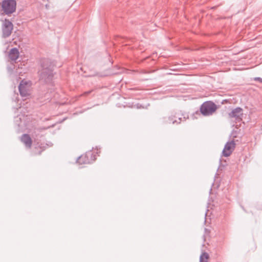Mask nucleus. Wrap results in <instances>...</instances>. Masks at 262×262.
I'll use <instances>...</instances> for the list:
<instances>
[{
    "mask_svg": "<svg viewBox=\"0 0 262 262\" xmlns=\"http://www.w3.org/2000/svg\"><path fill=\"white\" fill-rule=\"evenodd\" d=\"M209 255L207 252H203L200 257V262H208Z\"/></svg>",
    "mask_w": 262,
    "mask_h": 262,
    "instance_id": "nucleus-12",
    "label": "nucleus"
},
{
    "mask_svg": "<svg viewBox=\"0 0 262 262\" xmlns=\"http://www.w3.org/2000/svg\"><path fill=\"white\" fill-rule=\"evenodd\" d=\"M235 147V143L234 141L228 142L224 146L222 151L224 157H227L230 156Z\"/></svg>",
    "mask_w": 262,
    "mask_h": 262,
    "instance_id": "nucleus-7",
    "label": "nucleus"
},
{
    "mask_svg": "<svg viewBox=\"0 0 262 262\" xmlns=\"http://www.w3.org/2000/svg\"><path fill=\"white\" fill-rule=\"evenodd\" d=\"M95 160V156L92 151L86 152L78 158L77 162L79 164H90Z\"/></svg>",
    "mask_w": 262,
    "mask_h": 262,
    "instance_id": "nucleus-6",
    "label": "nucleus"
},
{
    "mask_svg": "<svg viewBox=\"0 0 262 262\" xmlns=\"http://www.w3.org/2000/svg\"><path fill=\"white\" fill-rule=\"evenodd\" d=\"M228 116L230 118H234L236 121H240L242 119L243 109L236 107L229 113Z\"/></svg>",
    "mask_w": 262,
    "mask_h": 262,
    "instance_id": "nucleus-8",
    "label": "nucleus"
},
{
    "mask_svg": "<svg viewBox=\"0 0 262 262\" xmlns=\"http://www.w3.org/2000/svg\"><path fill=\"white\" fill-rule=\"evenodd\" d=\"M216 105L212 101H206L204 102L200 107V112L201 114L208 116L212 115L217 110Z\"/></svg>",
    "mask_w": 262,
    "mask_h": 262,
    "instance_id": "nucleus-2",
    "label": "nucleus"
},
{
    "mask_svg": "<svg viewBox=\"0 0 262 262\" xmlns=\"http://www.w3.org/2000/svg\"><path fill=\"white\" fill-rule=\"evenodd\" d=\"M16 1L15 0H3L1 3L3 14L10 15L16 11Z\"/></svg>",
    "mask_w": 262,
    "mask_h": 262,
    "instance_id": "nucleus-1",
    "label": "nucleus"
},
{
    "mask_svg": "<svg viewBox=\"0 0 262 262\" xmlns=\"http://www.w3.org/2000/svg\"><path fill=\"white\" fill-rule=\"evenodd\" d=\"M53 76L52 67L51 65L46 66L43 64L42 69L39 71L40 79L48 82L52 79Z\"/></svg>",
    "mask_w": 262,
    "mask_h": 262,
    "instance_id": "nucleus-3",
    "label": "nucleus"
},
{
    "mask_svg": "<svg viewBox=\"0 0 262 262\" xmlns=\"http://www.w3.org/2000/svg\"><path fill=\"white\" fill-rule=\"evenodd\" d=\"M175 118H177L175 116H170L168 118V122L169 123H172L173 124H180L181 122V118L179 117L178 119H174Z\"/></svg>",
    "mask_w": 262,
    "mask_h": 262,
    "instance_id": "nucleus-11",
    "label": "nucleus"
},
{
    "mask_svg": "<svg viewBox=\"0 0 262 262\" xmlns=\"http://www.w3.org/2000/svg\"><path fill=\"white\" fill-rule=\"evenodd\" d=\"M19 55L18 50L16 48L11 49L9 53V58L11 61H15Z\"/></svg>",
    "mask_w": 262,
    "mask_h": 262,
    "instance_id": "nucleus-10",
    "label": "nucleus"
},
{
    "mask_svg": "<svg viewBox=\"0 0 262 262\" xmlns=\"http://www.w3.org/2000/svg\"><path fill=\"white\" fill-rule=\"evenodd\" d=\"M90 92H91L90 91L86 92L82 94V95H83V96H86V95H88L89 94H90Z\"/></svg>",
    "mask_w": 262,
    "mask_h": 262,
    "instance_id": "nucleus-14",
    "label": "nucleus"
},
{
    "mask_svg": "<svg viewBox=\"0 0 262 262\" xmlns=\"http://www.w3.org/2000/svg\"><path fill=\"white\" fill-rule=\"evenodd\" d=\"M13 29V25L8 19L2 20V36L7 38L10 36Z\"/></svg>",
    "mask_w": 262,
    "mask_h": 262,
    "instance_id": "nucleus-5",
    "label": "nucleus"
},
{
    "mask_svg": "<svg viewBox=\"0 0 262 262\" xmlns=\"http://www.w3.org/2000/svg\"><path fill=\"white\" fill-rule=\"evenodd\" d=\"M32 83L30 81L23 80L21 81L18 89L22 97L27 98L31 94Z\"/></svg>",
    "mask_w": 262,
    "mask_h": 262,
    "instance_id": "nucleus-4",
    "label": "nucleus"
},
{
    "mask_svg": "<svg viewBox=\"0 0 262 262\" xmlns=\"http://www.w3.org/2000/svg\"><path fill=\"white\" fill-rule=\"evenodd\" d=\"M20 140L27 147L30 148L31 147L32 141L28 134H23L21 137Z\"/></svg>",
    "mask_w": 262,
    "mask_h": 262,
    "instance_id": "nucleus-9",
    "label": "nucleus"
},
{
    "mask_svg": "<svg viewBox=\"0 0 262 262\" xmlns=\"http://www.w3.org/2000/svg\"><path fill=\"white\" fill-rule=\"evenodd\" d=\"M254 80L255 81H258L260 82V83H262V78L260 77H255L254 78Z\"/></svg>",
    "mask_w": 262,
    "mask_h": 262,
    "instance_id": "nucleus-13",
    "label": "nucleus"
}]
</instances>
